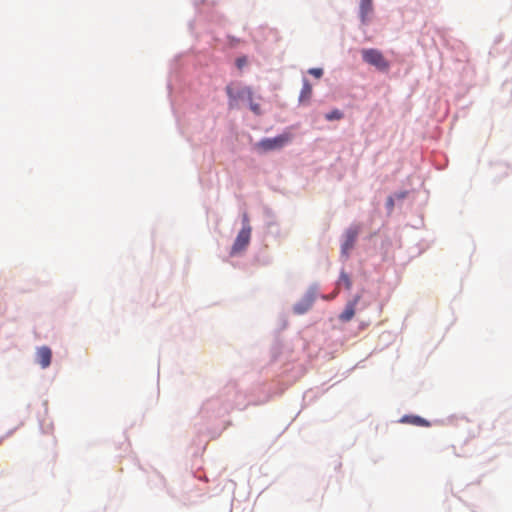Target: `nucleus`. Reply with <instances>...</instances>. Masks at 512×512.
Segmentation results:
<instances>
[{
  "instance_id": "nucleus-7",
  "label": "nucleus",
  "mask_w": 512,
  "mask_h": 512,
  "mask_svg": "<svg viewBox=\"0 0 512 512\" xmlns=\"http://www.w3.org/2000/svg\"><path fill=\"white\" fill-rule=\"evenodd\" d=\"M360 300V296H356L352 301H349L344 311L339 315V319L342 322H349L355 315L356 305Z\"/></svg>"
},
{
  "instance_id": "nucleus-16",
  "label": "nucleus",
  "mask_w": 512,
  "mask_h": 512,
  "mask_svg": "<svg viewBox=\"0 0 512 512\" xmlns=\"http://www.w3.org/2000/svg\"><path fill=\"white\" fill-rule=\"evenodd\" d=\"M308 72L316 78H320L323 75V70L321 68H311Z\"/></svg>"
},
{
  "instance_id": "nucleus-6",
  "label": "nucleus",
  "mask_w": 512,
  "mask_h": 512,
  "mask_svg": "<svg viewBox=\"0 0 512 512\" xmlns=\"http://www.w3.org/2000/svg\"><path fill=\"white\" fill-rule=\"evenodd\" d=\"M37 362L40 364V366L45 369L47 368L51 363L52 358V351L47 346H42L38 348L36 352Z\"/></svg>"
},
{
  "instance_id": "nucleus-9",
  "label": "nucleus",
  "mask_w": 512,
  "mask_h": 512,
  "mask_svg": "<svg viewBox=\"0 0 512 512\" xmlns=\"http://www.w3.org/2000/svg\"><path fill=\"white\" fill-rule=\"evenodd\" d=\"M312 86L307 79H304L303 86L299 95L300 103H308L312 97Z\"/></svg>"
},
{
  "instance_id": "nucleus-11",
  "label": "nucleus",
  "mask_w": 512,
  "mask_h": 512,
  "mask_svg": "<svg viewBox=\"0 0 512 512\" xmlns=\"http://www.w3.org/2000/svg\"><path fill=\"white\" fill-rule=\"evenodd\" d=\"M372 11V0H361L360 13L362 20L365 21L368 14Z\"/></svg>"
},
{
  "instance_id": "nucleus-3",
  "label": "nucleus",
  "mask_w": 512,
  "mask_h": 512,
  "mask_svg": "<svg viewBox=\"0 0 512 512\" xmlns=\"http://www.w3.org/2000/svg\"><path fill=\"white\" fill-rule=\"evenodd\" d=\"M251 226L249 224V218L247 214L242 217V229L239 231L234 244L231 248V255L242 252L246 249L251 238Z\"/></svg>"
},
{
  "instance_id": "nucleus-14",
  "label": "nucleus",
  "mask_w": 512,
  "mask_h": 512,
  "mask_svg": "<svg viewBox=\"0 0 512 512\" xmlns=\"http://www.w3.org/2000/svg\"><path fill=\"white\" fill-rule=\"evenodd\" d=\"M248 63L246 56L238 57L235 61V64L239 70L243 69Z\"/></svg>"
},
{
  "instance_id": "nucleus-2",
  "label": "nucleus",
  "mask_w": 512,
  "mask_h": 512,
  "mask_svg": "<svg viewBox=\"0 0 512 512\" xmlns=\"http://www.w3.org/2000/svg\"><path fill=\"white\" fill-rule=\"evenodd\" d=\"M230 108H235L239 101L251 102L253 92L250 87L230 83L226 86Z\"/></svg>"
},
{
  "instance_id": "nucleus-1",
  "label": "nucleus",
  "mask_w": 512,
  "mask_h": 512,
  "mask_svg": "<svg viewBox=\"0 0 512 512\" xmlns=\"http://www.w3.org/2000/svg\"><path fill=\"white\" fill-rule=\"evenodd\" d=\"M292 140V134L284 132L274 138H264L255 144V149L259 153H267L270 151L280 150Z\"/></svg>"
},
{
  "instance_id": "nucleus-4",
  "label": "nucleus",
  "mask_w": 512,
  "mask_h": 512,
  "mask_svg": "<svg viewBox=\"0 0 512 512\" xmlns=\"http://www.w3.org/2000/svg\"><path fill=\"white\" fill-rule=\"evenodd\" d=\"M364 62L376 67L380 71H386L389 63L383 56L382 52L377 49H363L361 51Z\"/></svg>"
},
{
  "instance_id": "nucleus-10",
  "label": "nucleus",
  "mask_w": 512,
  "mask_h": 512,
  "mask_svg": "<svg viewBox=\"0 0 512 512\" xmlns=\"http://www.w3.org/2000/svg\"><path fill=\"white\" fill-rule=\"evenodd\" d=\"M401 422L409 423V424H413V425H417V426H425V427L430 425L427 420H425L424 418H421L419 416L406 415L401 419Z\"/></svg>"
},
{
  "instance_id": "nucleus-13",
  "label": "nucleus",
  "mask_w": 512,
  "mask_h": 512,
  "mask_svg": "<svg viewBox=\"0 0 512 512\" xmlns=\"http://www.w3.org/2000/svg\"><path fill=\"white\" fill-rule=\"evenodd\" d=\"M339 285H344V287L347 289V290H350L351 287H352V282H351V279L349 277L348 274H346L345 272H342L340 274V278H339Z\"/></svg>"
},
{
  "instance_id": "nucleus-12",
  "label": "nucleus",
  "mask_w": 512,
  "mask_h": 512,
  "mask_svg": "<svg viewBox=\"0 0 512 512\" xmlns=\"http://www.w3.org/2000/svg\"><path fill=\"white\" fill-rule=\"evenodd\" d=\"M343 117V113L338 109H334L325 115V119L328 121L341 120Z\"/></svg>"
},
{
  "instance_id": "nucleus-5",
  "label": "nucleus",
  "mask_w": 512,
  "mask_h": 512,
  "mask_svg": "<svg viewBox=\"0 0 512 512\" xmlns=\"http://www.w3.org/2000/svg\"><path fill=\"white\" fill-rule=\"evenodd\" d=\"M358 234L359 229L357 227H351L346 231L345 240L341 247V252L346 257L349 255L350 250L354 247Z\"/></svg>"
},
{
  "instance_id": "nucleus-8",
  "label": "nucleus",
  "mask_w": 512,
  "mask_h": 512,
  "mask_svg": "<svg viewBox=\"0 0 512 512\" xmlns=\"http://www.w3.org/2000/svg\"><path fill=\"white\" fill-rule=\"evenodd\" d=\"M314 297L312 295H307L303 300L294 305V312L296 314H304L307 312L313 305Z\"/></svg>"
},
{
  "instance_id": "nucleus-15",
  "label": "nucleus",
  "mask_w": 512,
  "mask_h": 512,
  "mask_svg": "<svg viewBox=\"0 0 512 512\" xmlns=\"http://www.w3.org/2000/svg\"><path fill=\"white\" fill-rule=\"evenodd\" d=\"M249 103V107L251 109V111L256 114V115H260L261 114V107L258 103H255L253 101V98L251 99V102H248Z\"/></svg>"
}]
</instances>
